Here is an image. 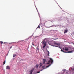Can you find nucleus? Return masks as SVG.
<instances>
[{"mask_svg":"<svg viewBox=\"0 0 74 74\" xmlns=\"http://www.w3.org/2000/svg\"><path fill=\"white\" fill-rule=\"evenodd\" d=\"M53 60L51 58H50V60H49V61L47 63V64H50L47 66V67H49L53 63Z\"/></svg>","mask_w":74,"mask_h":74,"instance_id":"1","label":"nucleus"},{"mask_svg":"<svg viewBox=\"0 0 74 74\" xmlns=\"http://www.w3.org/2000/svg\"><path fill=\"white\" fill-rule=\"evenodd\" d=\"M54 45H53V46L54 47H59V46H60V44L59 43H54ZM58 45V46H57Z\"/></svg>","mask_w":74,"mask_h":74,"instance_id":"2","label":"nucleus"},{"mask_svg":"<svg viewBox=\"0 0 74 74\" xmlns=\"http://www.w3.org/2000/svg\"><path fill=\"white\" fill-rule=\"evenodd\" d=\"M43 44L44 45L43 46V48H44L45 47H46V45H47L46 44V42H45V41H43Z\"/></svg>","mask_w":74,"mask_h":74,"instance_id":"3","label":"nucleus"},{"mask_svg":"<svg viewBox=\"0 0 74 74\" xmlns=\"http://www.w3.org/2000/svg\"><path fill=\"white\" fill-rule=\"evenodd\" d=\"M34 68H33L32 70L30 71V74H32V73H33V71H34Z\"/></svg>","mask_w":74,"mask_h":74,"instance_id":"4","label":"nucleus"},{"mask_svg":"<svg viewBox=\"0 0 74 74\" xmlns=\"http://www.w3.org/2000/svg\"><path fill=\"white\" fill-rule=\"evenodd\" d=\"M45 62H46V60L45 59H43V64H45Z\"/></svg>","mask_w":74,"mask_h":74,"instance_id":"5","label":"nucleus"},{"mask_svg":"<svg viewBox=\"0 0 74 74\" xmlns=\"http://www.w3.org/2000/svg\"><path fill=\"white\" fill-rule=\"evenodd\" d=\"M74 50L70 51H68L67 53H72L74 52Z\"/></svg>","mask_w":74,"mask_h":74,"instance_id":"6","label":"nucleus"},{"mask_svg":"<svg viewBox=\"0 0 74 74\" xmlns=\"http://www.w3.org/2000/svg\"><path fill=\"white\" fill-rule=\"evenodd\" d=\"M6 69L10 70V67L9 66H6Z\"/></svg>","mask_w":74,"mask_h":74,"instance_id":"7","label":"nucleus"},{"mask_svg":"<svg viewBox=\"0 0 74 74\" xmlns=\"http://www.w3.org/2000/svg\"><path fill=\"white\" fill-rule=\"evenodd\" d=\"M65 50L66 51H68L69 49H68V48L66 47L65 48Z\"/></svg>","mask_w":74,"mask_h":74,"instance_id":"8","label":"nucleus"},{"mask_svg":"<svg viewBox=\"0 0 74 74\" xmlns=\"http://www.w3.org/2000/svg\"><path fill=\"white\" fill-rule=\"evenodd\" d=\"M68 30H66L64 32V33H67Z\"/></svg>","mask_w":74,"mask_h":74,"instance_id":"9","label":"nucleus"},{"mask_svg":"<svg viewBox=\"0 0 74 74\" xmlns=\"http://www.w3.org/2000/svg\"><path fill=\"white\" fill-rule=\"evenodd\" d=\"M0 43L1 44H3V42L4 44H5V42H4L2 41H0Z\"/></svg>","mask_w":74,"mask_h":74,"instance_id":"10","label":"nucleus"},{"mask_svg":"<svg viewBox=\"0 0 74 74\" xmlns=\"http://www.w3.org/2000/svg\"><path fill=\"white\" fill-rule=\"evenodd\" d=\"M42 66V64L41 63H40V67H41Z\"/></svg>","mask_w":74,"mask_h":74,"instance_id":"11","label":"nucleus"},{"mask_svg":"<svg viewBox=\"0 0 74 74\" xmlns=\"http://www.w3.org/2000/svg\"><path fill=\"white\" fill-rule=\"evenodd\" d=\"M5 64V60L3 62V65H4V64Z\"/></svg>","mask_w":74,"mask_h":74,"instance_id":"12","label":"nucleus"},{"mask_svg":"<svg viewBox=\"0 0 74 74\" xmlns=\"http://www.w3.org/2000/svg\"><path fill=\"white\" fill-rule=\"evenodd\" d=\"M48 53V56H49V52L48 51H47Z\"/></svg>","mask_w":74,"mask_h":74,"instance_id":"13","label":"nucleus"},{"mask_svg":"<svg viewBox=\"0 0 74 74\" xmlns=\"http://www.w3.org/2000/svg\"><path fill=\"white\" fill-rule=\"evenodd\" d=\"M16 56V54H14L13 55V57L14 58V57H15V56Z\"/></svg>","mask_w":74,"mask_h":74,"instance_id":"14","label":"nucleus"},{"mask_svg":"<svg viewBox=\"0 0 74 74\" xmlns=\"http://www.w3.org/2000/svg\"><path fill=\"white\" fill-rule=\"evenodd\" d=\"M38 28H39V29H40V25H38V26L37 27V29H38Z\"/></svg>","mask_w":74,"mask_h":74,"instance_id":"15","label":"nucleus"},{"mask_svg":"<svg viewBox=\"0 0 74 74\" xmlns=\"http://www.w3.org/2000/svg\"><path fill=\"white\" fill-rule=\"evenodd\" d=\"M40 73V71H39L38 72H36V73Z\"/></svg>","mask_w":74,"mask_h":74,"instance_id":"16","label":"nucleus"},{"mask_svg":"<svg viewBox=\"0 0 74 74\" xmlns=\"http://www.w3.org/2000/svg\"><path fill=\"white\" fill-rule=\"evenodd\" d=\"M38 67V65H36V67L37 68Z\"/></svg>","mask_w":74,"mask_h":74,"instance_id":"17","label":"nucleus"},{"mask_svg":"<svg viewBox=\"0 0 74 74\" xmlns=\"http://www.w3.org/2000/svg\"><path fill=\"white\" fill-rule=\"evenodd\" d=\"M61 51L62 52H64V51H63V50H61Z\"/></svg>","mask_w":74,"mask_h":74,"instance_id":"18","label":"nucleus"},{"mask_svg":"<svg viewBox=\"0 0 74 74\" xmlns=\"http://www.w3.org/2000/svg\"><path fill=\"white\" fill-rule=\"evenodd\" d=\"M32 45H34L35 46V45H34V44H32Z\"/></svg>","mask_w":74,"mask_h":74,"instance_id":"19","label":"nucleus"},{"mask_svg":"<svg viewBox=\"0 0 74 74\" xmlns=\"http://www.w3.org/2000/svg\"><path fill=\"white\" fill-rule=\"evenodd\" d=\"M12 48V46H11L10 47V48Z\"/></svg>","mask_w":74,"mask_h":74,"instance_id":"20","label":"nucleus"},{"mask_svg":"<svg viewBox=\"0 0 74 74\" xmlns=\"http://www.w3.org/2000/svg\"><path fill=\"white\" fill-rule=\"evenodd\" d=\"M64 71H66V70L64 69Z\"/></svg>","mask_w":74,"mask_h":74,"instance_id":"21","label":"nucleus"},{"mask_svg":"<svg viewBox=\"0 0 74 74\" xmlns=\"http://www.w3.org/2000/svg\"><path fill=\"white\" fill-rule=\"evenodd\" d=\"M38 49H38L37 48V49Z\"/></svg>","mask_w":74,"mask_h":74,"instance_id":"22","label":"nucleus"},{"mask_svg":"<svg viewBox=\"0 0 74 74\" xmlns=\"http://www.w3.org/2000/svg\"><path fill=\"white\" fill-rule=\"evenodd\" d=\"M59 48H60V47H59Z\"/></svg>","mask_w":74,"mask_h":74,"instance_id":"23","label":"nucleus"},{"mask_svg":"<svg viewBox=\"0 0 74 74\" xmlns=\"http://www.w3.org/2000/svg\"><path fill=\"white\" fill-rule=\"evenodd\" d=\"M64 49V48H63V49Z\"/></svg>","mask_w":74,"mask_h":74,"instance_id":"24","label":"nucleus"}]
</instances>
